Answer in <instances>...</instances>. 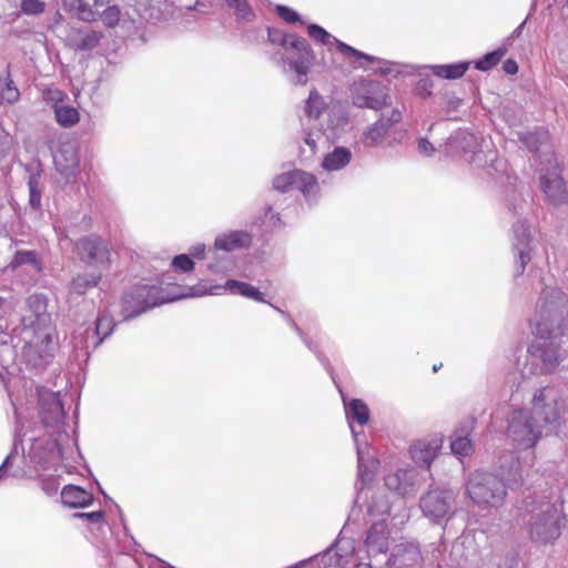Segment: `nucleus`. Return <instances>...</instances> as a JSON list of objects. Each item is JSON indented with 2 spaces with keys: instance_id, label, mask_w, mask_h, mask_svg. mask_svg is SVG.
<instances>
[{
  "instance_id": "16",
  "label": "nucleus",
  "mask_w": 568,
  "mask_h": 568,
  "mask_svg": "<svg viewBox=\"0 0 568 568\" xmlns=\"http://www.w3.org/2000/svg\"><path fill=\"white\" fill-rule=\"evenodd\" d=\"M540 185L544 193L552 201H559L565 193V184L562 178L552 173L540 178Z\"/></svg>"
},
{
  "instance_id": "9",
  "label": "nucleus",
  "mask_w": 568,
  "mask_h": 568,
  "mask_svg": "<svg viewBox=\"0 0 568 568\" xmlns=\"http://www.w3.org/2000/svg\"><path fill=\"white\" fill-rule=\"evenodd\" d=\"M291 50L294 52L287 57L286 61L297 74L298 83L305 85L307 82L306 75L315 62V53L304 38H293Z\"/></svg>"
},
{
  "instance_id": "20",
  "label": "nucleus",
  "mask_w": 568,
  "mask_h": 568,
  "mask_svg": "<svg viewBox=\"0 0 568 568\" xmlns=\"http://www.w3.org/2000/svg\"><path fill=\"white\" fill-rule=\"evenodd\" d=\"M54 116L58 124L62 128L74 126L80 121L78 109L71 105H60L54 110Z\"/></svg>"
},
{
  "instance_id": "10",
  "label": "nucleus",
  "mask_w": 568,
  "mask_h": 568,
  "mask_svg": "<svg viewBox=\"0 0 568 568\" xmlns=\"http://www.w3.org/2000/svg\"><path fill=\"white\" fill-rule=\"evenodd\" d=\"M561 344L559 341L536 342L530 345L528 352L540 359L544 372L552 373L565 357L566 351L560 349Z\"/></svg>"
},
{
  "instance_id": "35",
  "label": "nucleus",
  "mask_w": 568,
  "mask_h": 568,
  "mask_svg": "<svg viewBox=\"0 0 568 568\" xmlns=\"http://www.w3.org/2000/svg\"><path fill=\"white\" fill-rule=\"evenodd\" d=\"M77 8L78 9L75 11V14L79 20L84 22H93L98 19L97 12L84 0H80Z\"/></svg>"
},
{
  "instance_id": "17",
  "label": "nucleus",
  "mask_w": 568,
  "mask_h": 568,
  "mask_svg": "<svg viewBox=\"0 0 568 568\" xmlns=\"http://www.w3.org/2000/svg\"><path fill=\"white\" fill-rule=\"evenodd\" d=\"M251 242V237L247 233L244 232H233L229 235H224L222 237H217L215 240V247L222 251H233L237 247L246 246Z\"/></svg>"
},
{
  "instance_id": "42",
  "label": "nucleus",
  "mask_w": 568,
  "mask_h": 568,
  "mask_svg": "<svg viewBox=\"0 0 568 568\" xmlns=\"http://www.w3.org/2000/svg\"><path fill=\"white\" fill-rule=\"evenodd\" d=\"M30 185V203L32 206H38L40 204V193L36 190V186L32 181L29 183Z\"/></svg>"
},
{
  "instance_id": "14",
  "label": "nucleus",
  "mask_w": 568,
  "mask_h": 568,
  "mask_svg": "<svg viewBox=\"0 0 568 568\" xmlns=\"http://www.w3.org/2000/svg\"><path fill=\"white\" fill-rule=\"evenodd\" d=\"M442 438L418 440L410 446V455L416 463L424 464L426 468L429 469L433 459L437 456L442 447Z\"/></svg>"
},
{
  "instance_id": "25",
  "label": "nucleus",
  "mask_w": 568,
  "mask_h": 568,
  "mask_svg": "<svg viewBox=\"0 0 568 568\" xmlns=\"http://www.w3.org/2000/svg\"><path fill=\"white\" fill-rule=\"evenodd\" d=\"M102 274L98 273L97 275H91L90 278L88 276H78L72 281V290L78 294H84L88 288L94 287L101 280Z\"/></svg>"
},
{
  "instance_id": "44",
  "label": "nucleus",
  "mask_w": 568,
  "mask_h": 568,
  "mask_svg": "<svg viewBox=\"0 0 568 568\" xmlns=\"http://www.w3.org/2000/svg\"><path fill=\"white\" fill-rule=\"evenodd\" d=\"M80 0H62V6L64 8V10L69 11V12H75L77 11V7L79 4Z\"/></svg>"
},
{
  "instance_id": "8",
  "label": "nucleus",
  "mask_w": 568,
  "mask_h": 568,
  "mask_svg": "<svg viewBox=\"0 0 568 568\" xmlns=\"http://www.w3.org/2000/svg\"><path fill=\"white\" fill-rule=\"evenodd\" d=\"M273 187L283 193L298 190L305 196H310L317 191L318 184L317 179L312 173L295 169L277 174L273 179Z\"/></svg>"
},
{
  "instance_id": "52",
  "label": "nucleus",
  "mask_w": 568,
  "mask_h": 568,
  "mask_svg": "<svg viewBox=\"0 0 568 568\" xmlns=\"http://www.w3.org/2000/svg\"><path fill=\"white\" fill-rule=\"evenodd\" d=\"M390 479V477L386 479V485L392 486Z\"/></svg>"
},
{
  "instance_id": "13",
  "label": "nucleus",
  "mask_w": 568,
  "mask_h": 568,
  "mask_svg": "<svg viewBox=\"0 0 568 568\" xmlns=\"http://www.w3.org/2000/svg\"><path fill=\"white\" fill-rule=\"evenodd\" d=\"M420 508L425 516L437 520L444 518L449 510V504L444 491L429 490L420 500Z\"/></svg>"
},
{
  "instance_id": "27",
  "label": "nucleus",
  "mask_w": 568,
  "mask_h": 568,
  "mask_svg": "<svg viewBox=\"0 0 568 568\" xmlns=\"http://www.w3.org/2000/svg\"><path fill=\"white\" fill-rule=\"evenodd\" d=\"M114 326L115 323L110 315L102 314L97 318L95 333L100 337L99 343L112 333Z\"/></svg>"
},
{
  "instance_id": "30",
  "label": "nucleus",
  "mask_w": 568,
  "mask_h": 568,
  "mask_svg": "<svg viewBox=\"0 0 568 568\" xmlns=\"http://www.w3.org/2000/svg\"><path fill=\"white\" fill-rule=\"evenodd\" d=\"M450 448L455 455L468 456L471 454L474 446L468 437L456 436L452 440Z\"/></svg>"
},
{
  "instance_id": "40",
  "label": "nucleus",
  "mask_w": 568,
  "mask_h": 568,
  "mask_svg": "<svg viewBox=\"0 0 568 568\" xmlns=\"http://www.w3.org/2000/svg\"><path fill=\"white\" fill-rule=\"evenodd\" d=\"M433 82L430 79H420L417 85V90L423 97H429L432 94Z\"/></svg>"
},
{
  "instance_id": "48",
  "label": "nucleus",
  "mask_w": 568,
  "mask_h": 568,
  "mask_svg": "<svg viewBox=\"0 0 568 568\" xmlns=\"http://www.w3.org/2000/svg\"><path fill=\"white\" fill-rule=\"evenodd\" d=\"M354 568H373L371 564H367V562H359L357 565H355Z\"/></svg>"
},
{
  "instance_id": "32",
  "label": "nucleus",
  "mask_w": 568,
  "mask_h": 568,
  "mask_svg": "<svg viewBox=\"0 0 568 568\" xmlns=\"http://www.w3.org/2000/svg\"><path fill=\"white\" fill-rule=\"evenodd\" d=\"M43 99L54 111L63 104L64 100L68 99V95L59 89H47L43 92Z\"/></svg>"
},
{
  "instance_id": "38",
  "label": "nucleus",
  "mask_w": 568,
  "mask_h": 568,
  "mask_svg": "<svg viewBox=\"0 0 568 568\" xmlns=\"http://www.w3.org/2000/svg\"><path fill=\"white\" fill-rule=\"evenodd\" d=\"M14 261L18 264H36L38 262L37 254L33 251H19L16 254Z\"/></svg>"
},
{
  "instance_id": "36",
  "label": "nucleus",
  "mask_w": 568,
  "mask_h": 568,
  "mask_svg": "<svg viewBox=\"0 0 568 568\" xmlns=\"http://www.w3.org/2000/svg\"><path fill=\"white\" fill-rule=\"evenodd\" d=\"M194 265L195 264H194L193 260L186 254L176 255L172 260V267L176 272H182V273L192 272L194 270Z\"/></svg>"
},
{
  "instance_id": "46",
  "label": "nucleus",
  "mask_w": 568,
  "mask_h": 568,
  "mask_svg": "<svg viewBox=\"0 0 568 568\" xmlns=\"http://www.w3.org/2000/svg\"><path fill=\"white\" fill-rule=\"evenodd\" d=\"M376 528H377V525L373 526V527L369 529V531H368V534H367V539H366V541H367V542H371V541L373 540V538H374V534H375V531H376Z\"/></svg>"
},
{
  "instance_id": "41",
  "label": "nucleus",
  "mask_w": 568,
  "mask_h": 568,
  "mask_svg": "<svg viewBox=\"0 0 568 568\" xmlns=\"http://www.w3.org/2000/svg\"><path fill=\"white\" fill-rule=\"evenodd\" d=\"M503 70L505 73L514 75L518 72V64L515 60L508 59L503 63Z\"/></svg>"
},
{
  "instance_id": "43",
  "label": "nucleus",
  "mask_w": 568,
  "mask_h": 568,
  "mask_svg": "<svg viewBox=\"0 0 568 568\" xmlns=\"http://www.w3.org/2000/svg\"><path fill=\"white\" fill-rule=\"evenodd\" d=\"M418 146L419 150L425 154H432L434 152L433 144L426 139L420 140Z\"/></svg>"
},
{
  "instance_id": "5",
  "label": "nucleus",
  "mask_w": 568,
  "mask_h": 568,
  "mask_svg": "<svg viewBox=\"0 0 568 568\" xmlns=\"http://www.w3.org/2000/svg\"><path fill=\"white\" fill-rule=\"evenodd\" d=\"M77 251L80 260L88 266L99 270V273L106 271L111 265L110 245L100 236L91 235L80 239Z\"/></svg>"
},
{
  "instance_id": "4",
  "label": "nucleus",
  "mask_w": 568,
  "mask_h": 568,
  "mask_svg": "<svg viewBox=\"0 0 568 568\" xmlns=\"http://www.w3.org/2000/svg\"><path fill=\"white\" fill-rule=\"evenodd\" d=\"M561 516L555 505L546 503L539 513L531 516L528 525L529 538L536 544H551L561 535Z\"/></svg>"
},
{
  "instance_id": "15",
  "label": "nucleus",
  "mask_w": 568,
  "mask_h": 568,
  "mask_svg": "<svg viewBox=\"0 0 568 568\" xmlns=\"http://www.w3.org/2000/svg\"><path fill=\"white\" fill-rule=\"evenodd\" d=\"M61 501L68 508H85L93 504L94 497L80 486L67 485L61 490Z\"/></svg>"
},
{
  "instance_id": "34",
  "label": "nucleus",
  "mask_w": 568,
  "mask_h": 568,
  "mask_svg": "<svg viewBox=\"0 0 568 568\" xmlns=\"http://www.w3.org/2000/svg\"><path fill=\"white\" fill-rule=\"evenodd\" d=\"M20 9L27 16H37L44 12L45 3L40 0H21Z\"/></svg>"
},
{
  "instance_id": "21",
  "label": "nucleus",
  "mask_w": 568,
  "mask_h": 568,
  "mask_svg": "<svg viewBox=\"0 0 568 568\" xmlns=\"http://www.w3.org/2000/svg\"><path fill=\"white\" fill-rule=\"evenodd\" d=\"M346 412L348 418H351L353 422H356L361 426H364L368 423L369 409L364 400L358 398L352 399L347 406Z\"/></svg>"
},
{
  "instance_id": "26",
  "label": "nucleus",
  "mask_w": 568,
  "mask_h": 568,
  "mask_svg": "<svg viewBox=\"0 0 568 568\" xmlns=\"http://www.w3.org/2000/svg\"><path fill=\"white\" fill-rule=\"evenodd\" d=\"M293 38H300L295 34H287L280 29L268 28L267 39L272 44L283 47L285 50L291 49V40Z\"/></svg>"
},
{
  "instance_id": "3",
  "label": "nucleus",
  "mask_w": 568,
  "mask_h": 568,
  "mask_svg": "<svg viewBox=\"0 0 568 568\" xmlns=\"http://www.w3.org/2000/svg\"><path fill=\"white\" fill-rule=\"evenodd\" d=\"M467 494L477 505L498 507L503 505L507 490L505 483L497 476L476 471L467 481Z\"/></svg>"
},
{
  "instance_id": "7",
  "label": "nucleus",
  "mask_w": 568,
  "mask_h": 568,
  "mask_svg": "<svg viewBox=\"0 0 568 568\" xmlns=\"http://www.w3.org/2000/svg\"><path fill=\"white\" fill-rule=\"evenodd\" d=\"M388 93L381 82L359 80L352 87V101L358 108L381 110L387 105Z\"/></svg>"
},
{
  "instance_id": "45",
  "label": "nucleus",
  "mask_w": 568,
  "mask_h": 568,
  "mask_svg": "<svg viewBox=\"0 0 568 568\" xmlns=\"http://www.w3.org/2000/svg\"><path fill=\"white\" fill-rule=\"evenodd\" d=\"M304 142L311 148L312 151H315L316 142L310 133L304 138Z\"/></svg>"
},
{
  "instance_id": "12",
  "label": "nucleus",
  "mask_w": 568,
  "mask_h": 568,
  "mask_svg": "<svg viewBox=\"0 0 568 568\" xmlns=\"http://www.w3.org/2000/svg\"><path fill=\"white\" fill-rule=\"evenodd\" d=\"M307 34L316 42L328 45L331 43H335L337 50L345 55L352 57L356 60H366L368 62L373 61V58L368 54L356 50L355 48L342 42L341 40L333 37L328 33L324 28L318 24L312 23L307 27Z\"/></svg>"
},
{
  "instance_id": "49",
  "label": "nucleus",
  "mask_w": 568,
  "mask_h": 568,
  "mask_svg": "<svg viewBox=\"0 0 568 568\" xmlns=\"http://www.w3.org/2000/svg\"><path fill=\"white\" fill-rule=\"evenodd\" d=\"M526 258L529 260V256H527L526 254L524 253H520V260H521V265L523 267L525 266L526 264Z\"/></svg>"
},
{
  "instance_id": "37",
  "label": "nucleus",
  "mask_w": 568,
  "mask_h": 568,
  "mask_svg": "<svg viewBox=\"0 0 568 568\" xmlns=\"http://www.w3.org/2000/svg\"><path fill=\"white\" fill-rule=\"evenodd\" d=\"M277 16L287 23L300 22V14L290 7L278 4L275 8Z\"/></svg>"
},
{
  "instance_id": "19",
  "label": "nucleus",
  "mask_w": 568,
  "mask_h": 568,
  "mask_svg": "<svg viewBox=\"0 0 568 568\" xmlns=\"http://www.w3.org/2000/svg\"><path fill=\"white\" fill-rule=\"evenodd\" d=\"M351 161V152L346 148H336L323 160V168L328 171H337L347 165Z\"/></svg>"
},
{
  "instance_id": "6",
  "label": "nucleus",
  "mask_w": 568,
  "mask_h": 568,
  "mask_svg": "<svg viewBox=\"0 0 568 568\" xmlns=\"http://www.w3.org/2000/svg\"><path fill=\"white\" fill-rule=\"evenodd\" d=\"M164 302L161 296V288L154 285H139L122 297L123 311L128 313L125 317L140 315Z\"/></svg>"
},
{
  "instance_id": "33",
  "label": "nucleus",
  "mask_w": 568,
  "mask_h": 568,
  "mask_svg": "<svg viewBox=\"0 0 568 568\" xmlns=\"http://www.w3.org/2000/svg\"><path fill=\"white\" fill-rule=\"evenodd\" d=\"M102 38V33L98 31L88 32L77 44L75 49L80 51L91 50L95 48Z\"/></svg>"
},
{
  "instance_id": "39",
  "label": "nucleus",
  "mask_w": 568,
  "mask_h": 568,
  "mask_svg": "<svg viewBox=\"0 0 568 568\" xmlns=\"http://www.w3.org/2000/svg\"><path fill=\"white\" fill-rule=\"evenodd\" d=\"M73 517L85 519L90 523L99 524L104 520V513L102 510L91 513H77L73 515Z\"/></svg>"
},
{
  "instance_id": "28",
  "label": "nucleus",
  "mask_w": 568,
  "mask_h": 568,
  "mask_svg": "<svg viewBox=\"0 0 568 568\" xmlns=\"http://www.w3.org/2000/svg\"><path fill=\"white\" fill-rule=\"evenodd\" d=\"M305 111L310 118H318L323 111V100L316 91H311Z\"/></svg>"
},
{
  "instance_id": "29",
  "label": "nucleus",
  "mask_w": 568,
  "mask_h": 568,
  "mask_svg": "<svg viewBox=\"0 0 568 568\" xmlns=\"http://www.w3.org/2000/svg\"><path fill=\"white\" fill-rule=\"evenodd\" d=\"M226 3L230 8L235 10L239 19L250 21L254 17V13L246 0H226Z\"/></svg>"
},
{
  "instance_id": "50",
  "label": "nucleus",
  "mask_w": 568,
  "mask_h": 568,
  "mask_svg": "<svg viewBox=\"0 0 568 568\" xmlns=\"http://www.w3.org/2000/svg\"><path fill=\"white\" fill-rule=\"evenodd\" d=\"M442 366H443V364H442V363H439L438 365H436V364H435V365L433 366V371L436 373V372H438V371H439V368H440Z\"/></svg>"
},
{
  "instance_id": "51",
  "label": "nucleus",
  "mask_w": 568,
  "mask_h": 568,
  "mask_svg": "<svg viewBox=\"0 0 568 568\" xmlns=\"http://www.w3.org/2000/svg\"><path fill=\"white\" fill-rule=\"evenodd\" d=\"M53 407H54L55 409H59V408H60V404H59V402H58V400H54V402H53Z\"/></svg>"
},
{
  "instance_id": "11",
  "label": "nucleus",
  "mask_w": 568,
  "mask_h": 568,
  "mask_svg": "<svg viewBox=\"0 0 568 568\" xmlns=\"http://www.w3.org/2000/svg\"><path fill=\"white\" fill-rule=\"evenodd\" d=\"M402 120V112L397 109H392L389 112L382 114L381 119L376 121L363 135L362 142L366 146H376L383 142L385 135L388 133L389 128Z\"/></svg>"
},
{
  "instance_id": "2",
  "label": "nucleus",
  "mask_w": 568,
  "mask_h": 568,
  "mask_svg": "<svg viewBox=\"0 0 568 568\" xmlns=\"http://www.w3.org/2000/svg\"><path fill=\"white\" fill-rule=\"evenodd\" d=\"M531 329L538 339L567 343L568 316L566 311L555 301L542 300L537 306V315Z\"/></svg>"
},
{
  "instance_id": "22",
  "label": "nucleus",
  "mask_w": 568,
  "mask_h": 568,
  "mask_svg": "<svg viewBox=\"0 0 568 568\" xmlns=\"http://www.w3.org/2000/svg\"><path fill=\"white\" fill-rule=\"evenodd\" d=\"M0 99L8 104H14L20 99V91L11 77L10 64L7 65L4 85L0 90Z\"/></svg>"
},
{
  "instance_id": "23",
  "label": "nucleus",
  "mask_w": 568,
  "mask_h": 568,
  "mask_svg": "<svg viewBox=\"0 0 568 568\" xmlns=\"http://www.w3.org/2000/svg\"><path fill=\"white\" fill-rule=\"evenodd\" d=\"M225 287L231 291L236 290L241 295L252 298L254 301H257V302L264 301L262 293L256 287H254L247 283L236 281V280H229L225 284Z\"/></svg>"
},
{
  "instance_id": "24",
  "label": "nucleus",
  "mask_w": 568,
  "mask_h": 568,
  "mask_svg": "<svg viewBox=\"0 0 568 568\" xmlns=\"http://www.w3.org/2000/svg\"><path fill=\"white\" fill-rule=\"evenodd\" d=\"M507 49L505 47L498 48L489 53H486L480 60L475 62V68L479 71H488L497 65L506 55Z\"/></svg>"
},
{
  "instance_id": "18",
  "label": "nucleus",
  "mask_w": 568,
  "mask_h": 568,
  "mask_svg": "<svg viewBox=\"0 0 568 568\" xmlns=\"http://www.w3.org/2000/svg\"><path fill=\"white\" fill-rule=\"evenodd\" d=\"M469 68L468 62H458L453 64H439L432 67L433 73L442 79L456 80L462 78Z\"/></svg>"
},
{
  "instance_id": "47",
  "label": "nucleus",
  "mask_w": 568,
  "mask_h": 568,
  "mask_svg": "<svg viewBox=\"0 0 568 568\" xmlns=\"http://www.w3.org/2000/svg\"><path fill=\"white\" fill-rule=\"evenodd\" d=\"M106 3H108V0H93V6L97 7V8L98 7H102V6L106 4Z\"/></svg>"
},
{
  "instance_id": "31",
  "label": "nucleus",
  "mask_w": 568,
  "mask_h": 568,
  "mask_svg": "<svg viewBox=\"0 0 568 568\" xmlns=\"http://www.w3.org/2000/svg\"><path fill=\"white\" fill-rule=\"evenodd\" d=\"M120 17L121 11L118 6H108L100 14L103 24L108 28L116 27L120 21Z\"/></svg>"
},
{
  "instance_id": "1",
  "label": "nucleus",
  "mask_w": 568,
  "mask_h": 568,
  "mask_svg": "<svg viewBox=\"0 0 568 568\" xmlns=\"http://www.w3.org/2000/svg\"><path fill=\"white\" fill-rule=\"evenodd\" d=\"M561 413L557 392L540 388L532 397L530 409L511 413L507 434L524 448H532L544 434L548 435L560 424Z\"/></svg>"
}]
</instances>
